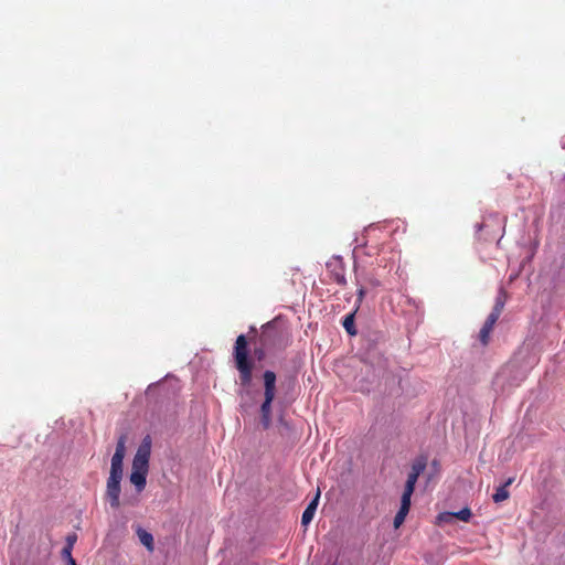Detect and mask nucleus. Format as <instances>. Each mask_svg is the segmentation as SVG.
Returning <instances> with one entry per match:
<instances>
[{
  "label": "nucleus",
  "instance_id": "f257e3e1",
  "mask_svg": "<svg viewBox=\"0 0 565 565\" xmlns=\"http://www.w3.org/2000/svg\"><path fill=\"white\" fill-rule=\"evenodd\" d=\"M233 359L235 367L238 372V384L241 386L238 395L242 399L241 407L245 408L248 406V404L244 399L250 394L249 388L253 383L255 360L249 354L248 341L244 334H239L236 338L233 349Z\"/></svg>",
  "mask_w": 565,
  "mask_h": 565
},
{
  "label": "nucleus",
  "instance_id": "f03ea898",
  "mask_svg": "<svg viewBox=\"0 0 565 565\" xmlns=\"http://www.w3.org/2000/svg\"><path fill=\"white\" fill-rule=\"evenodd\" d=\"M264 379V402L260 405L262 425L268 429L271 424V403L276 396V374L273 371H265Z\"/></svg>",
  "mask_w": 565,
  "mask_h": 565
},
{
  "label": "nucleus",
  "instance_id": "7ed1b4c3",
  "mask_svg": "<svg viewBox=\"0 0 565 565\" xmlns=\"http://www.w3.org/2000/svg\"><path fill=\"white\" fill-rule=\"evenodd\" d=\"M259 343L271 350H281L288 345L289 338L287 332L275 322H268L262 328Z\"/></svg>",
  "mask_w": 565,
  "mask_h": 565
},
{
  "label": "nucleus",
  "instance_id": "20e7f679",
  "mask_svg": "<svg viewBox=\"0 0 565 565\" xmlns=\"http://www.w3.org/2000/svg\"><path fill=\"white\" fill-rule=\"evenodd\" d=\"M151 445L152 440L149 435H147L141 444L139 445L137 452L132 460V468L131 470L135 471H142L148 472L149 471V459L151 455Z\"/></svg>",
  "mask_w": 565,
  "mask_h": 565
},
{
  "label": "nucleus",
  "instance_id": "39448f33",
  "mask_svg": "<svg viewBox=\"0 0 565 565\" xmlns=\"http://www.w3.org/2000/svg\"><path fill=\"white\" fill-rule=\"evenodd\" d=\"M327 271L330 278L340 286L347 285L345 267L343 259L340 256L331 257L327 264Z\"/></svg>",
  "mask_w": 565,
  "mask_h": 565
},
{
  "label": "nucleus",
  "instance_id": "423d86ee",
  "mask_svg": "<svg viewBox=\"0 0 565 565\" xmlns=\"http://www.w3.org/2000/svg\"><path fill=\"white\" fill-rule=\"evenodd\" d=\"M126 454V436L121 435L116 445L115 454L111 458L109 476L122 477V463Z\"/></svg>",
  "mask_w": 565,
  "mask_h": 565
},
{
  "label": "nucleus",
  "instance_id": "0eeeda50",
  "mask_svg": "<svg viewBox=\"0 0 565 565\" xmlns=\"http://www.w3.org/2000/svg\"><path fill=\"white\" fill-rule=\"evenodd\" d=\"M426 466H427V461H426V458H424V457L417 458L413 462L412 470L408 473L403 493H406L409 495H412L414 493L418 477L424 472Z\"/></svg>",
  "mask_w": 565,
  "mask_h": 565
},
{
  "label": "nucleus",
  "instance_id": "6e6552de",
  "mask_svg": "<svg viewBox=\"0 0 565 565\" xmlns=\"http://www.w3.org/2000/svg\"><path fill=\"white\" fill-rule=\"evenodd\" d=\"M122 477L109 476L106 484V498L113 509L120 507V481Z\"/></svg>",
  "mask_w": 565,
  "mask_h": 565
},
{
  "label": "nucleus",
  "instance_id": "1a4fd4ad",
  "mask_svg": "<svg viewBox=\"0 0 565 565\" xmlns=\"http://www.w3.org/2000/svg\"><path fill=\"white\" fill-rule=\"evenodd\" d=\"M411 498H412V495H409V494H406V493L402 494L401 508L394 518V526L396 529L399 527L404 523L405 518L409 512Z\"/></svg>",
  "mask_w": 565,
  "mask_h": 565
},
{
  "label": "nucleus",
  "instance_id": "9d476101",
  "mask_svg": "<svg viewBox=\"0 0 565 565\" xmlns=\"http://www.w3.org/2000/svg\"><path fill=\"white\" fill-rule=\"evenodd\" d=\"M499 318L494 317V316H491L489 315L483 327L481 328L480 330V333H479V339H480V342L483 344V345H487L490 341V334L494 328V324L497 323Z\"/></svg>",
  "mask_w": 565,
  "mask_h": 565
},
{
  "label": "nucleus",
  "instance_id": "9b49d317",
  "mask_svg": "<svg viewBox=\"0 0 565 565\" xmlns=\"http://www.w3.org/2000/svg\"><path fill=\"white\" fill-rule=\"evenodd\" d=\"M471 515H472L471 510L469 508H463L456 513H450V512L440 513L438 515V520L449 522L451 519L457 518L460 521L468 522L470 520Z\"/></svg>",
  "mask_w": 565,
  "mask_h": 565
},
{
  "label": "nucleus",
  "instance_id": "f8f14e48",
  "mask_svg": "<svg viewBox=\"0 0 565 565\" xmlns=\"http://www.w3.org/2000/svg\"><path fill=\"white\" fill-rule=\"evenodd\" d=\"M319 498H320V491L318 490L316 497L308 504V507L306 508V510L302 513L301 524L303 526H307L312 521V519L315 516V513H316V510H317V507H318Z\"/></svg>",
  "mask_w": 565,
  "mask_h": 565
},
{
  "label": "nucleus",
  "instance_id": "ddd939ff",
  "mask_svg": "<svg viewBox=\"0 0 565 565\" xmlns=\"http://www.w3.org/2000/svg\"><path fill=\"white\" fill-rule=\"evenodd\" d=\"M513 481H514L513 478H509L504 484L497 488L495 492L492 495V499L495 503H500L510 498V492L508 490V487L511 486Z\"/></svg>",
  "mask_w": 565,
  "mask_h": 565
},
{
  "label": "nucleus",
  "instance_id": "4468645a",
  "mask_svg": "<svg viewBox=\"0 0 565 565\" xmlns=\"http://www.w3.org/2000/svg\"><path fill=\"white\" fill-rule=\"evenodd\" d=\"M148 472L131 470L130 482L136 487L138 492H141L147 483Z\"/></svg>",
  "mask_w": 565,
  "mask_h": 565
},
{
  "label": "nucleus",
  "instance_id": "2eb2a0df",
  "mask_svg": "<svg viewBox=\"0 0 565 565\" xmlns=\"http://www.w3.org/2000/svg\"><path fill=\"white\" fill-rule=\"evenodd\" d=\"M136 533L140 543L145 545L149 552H152L154 550L152 534L143 530L142 527H138Z\"/></svg>",
  "mask_w": 565,
  "mask_h": 565
},
{
  "label": "nucleus",
  "instance_id": "dca6fc26",
  "mask_svg": "<svg viewBox=\"0 0 565 565\" xmlns=\"http://www.w3.org/2000/svg\"><path fill=\"white\" fill-rule=\"evenodd\" d=\"M342 326L350 335H355L356 329L354 326V313L345 316Z\"/></svg>",
  "mask_w": 565,
  "mask_h": 565
},
{
  "label": "nucleus",
  "instance_id": "f3484780",
  "mask_svg": "<svg viewBox=\"0 0 565 565\" xmlns=\"http://www.w3.org/2000/svg\"><path fill=\"white\" fill-rule=\"evenodd\" d=\"M502 295L503 291L501 290V295L498 296V298L495 299V303L492 308V311L490 312L491 316H494L497 318H500L501 312L503 311L504 308V298L502 297Z\"/></svg>",
  "mask_w": 565,
  "mask_h": 565
},
{
  "label": "nucleus",
  "instance_id": "a211bd4d",
  "mask_svg": "<svg viewBox=\"0 0 565 565\" xmlns=\"http://www.w3.org/2000/svg\"><path fill=\"white\" fill-rule=\"evenodd\" d=\"M271 350L270 348H265L260 344L259 348H256L254 350V358H256L258 361H262L265 358L266 351Z\"/></svg>",
  "mask_w": 565,
  "mask_h": 565
},
{
  "label": "nucleus",
  "instance_id": "6ab92c4d",
  "mask_svg": "<svg viewBox=\"0 0 565 565\" xmlns=\"http://www.w3.org/2000/svg\"><path fill=\"white\" fill-rule=\"evenodd\" d=\"M72 551H73V548H68V547H65V546L62 550L61 554H62V557L65 561V564L68 563V559L74 558L72 556Z\"/></svg>",
  "mask_w": 565,
  "mask_h": 565
},
{
  "label": "nucleus",
  "instance_id": "aec40b11",
  "mask_svg": "<svg viewBox=\"0 0 565 565\" xmlns=\"http://www.w3.org/2000/svg\"><path fill=\"white\" fill-rule=\"evenodd\" d=\"M76 540L77 536L75 533L67 535L65 547L73 548Z\"/></svg>",
  "mask_w": 565,
  "mask_h": 565
},
{
  "label": "nucleus",
  "instance_id": "412c9836",
  "mask_svg": "<svg viewBox=\"0 0 565 565\" xmlns=\"http://www.w3.org/2000/svg\"><path fill=\"white\" fill-rule=\"evenodd\" d=\"M364 296H365V289L363 287H360L358 289V302H362Z\"/></svg>",
  "mask_w": 565,
  "mask_h": 565
},
{
  "label": "nucleus",
  "instance_id": "4be33fe9",
  "mask_svg": "<svg viewBox=\"0 0 565 565\" xmlns=\"http://www.w3.org/2000/svg\"><path fill=\"white\" fill-rule=\"evenodd\" d=\"M65 565H77V564L74 558H71V559H68V563H66Z\"/></svg>",
  "mask_w": 565,
  "mask_h": 565
},
{
  "label": "nucleus",
  "instance_id": "5701e85b",
  "mask_svg": "<svg viewBox=\"0 0 565 565\" xmlns=\"http://www.w3.org/2000/svg\"><path fill=\"white\" fill-rule=\"evenodd\" d=\"M478 230L480 231L482 228V225L481 224H478L477 225Z\"/></svg>",
  "mask_w": 565,
  "mask_h": 565
}]
</instances>
